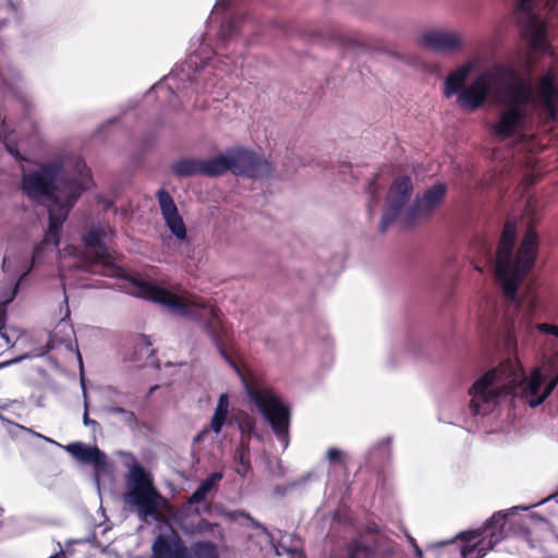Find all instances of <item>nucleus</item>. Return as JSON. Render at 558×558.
<instances>
[{
    "mask_svg": "<svg viewBox=\"0 0 558 558\" xmlns=\"http://www.w3.org/2000/svg\"><path fill=\"white\" fill-rule=\"evenodd\" d=\"M487 100L507 106L489 125L492 136L500 141L514 136L526 118L525 107L539 105L546 119H557L558 88L557 73L549 69L533 88L530 75L514 66L495 63L476 75L466 89L458 96L457 105L464 111L473 112Z\"/></svg>",
    "mask_w": 558,
    "mask_h": 558,
    "instance_id": "obj_1",
    "label": "nucleus"
},
{
    "mask_svg": "<svg viewBox=\"0 0 558 558\" xmlns=\"http://www.w3.org/2000/svg\"><path fill=\"white\" fill-rule=\"evenodd\" d=\"M93 186V179L86 163L78 160L75 162L74 171L65 170L62 159H53L41 162L35 170L24 172L21 179L23 194L33 202L47 199L50 202L48 208V229L41 243L33 250L31 265L27 256L8 252L2 260V269L7 272L13 271L19 275L13 294L2 301V306L9 304L22 281L31 268L41 258L45 246L51 244L58 247L60 234L64 221L68 219L71 209L74 207L82 194Z\"/></svg>",
    "mask_w": 558,
    "mask_h": 558,
    "instance_id": "obj_2",
    "label": "nucleus"
},
{
    "mask_svg": "<svg viewBox=\"0 0 558 558\" xmlns=\"http://www.w3.org/2000/svg\"><path fill=\"white\" fill-rule=\"evenodd\" d=\"M517 239L515 221L505 222L496 255H494V240L486 235H476L471 244L474 258L478 259L474 268L478 272L485 271V266H494L496 279L499 281L504 295L509 305L519 310L521 317L518 324L519 335L524 337L526 345L536 347V332L550 333L558 337V326L547 323L534 325L531 322L536 312L535 296H530L523 304L519 301L517 292L520 283L533 268L538 251V236L533 230H529L517 253L513 247Z\"/></svg>",
    "mask_w": 558,
    "mask_h": 558,
    "instance_id": "obj_3",
    "label": "nucleus"
},
{
    "mask_svg": "<svg viewBox=\"0 0 558 558\" xmlns=\"http://www.w3.org/2000/svg\"><path fill=\"white\" fill-rule=\"evenodd\" d=\"M555 361L546 360L529 375L519 361L506 360L480 376L469 389L470 411L485 416L508 396L520 398L530 408L541 405L558 385Z\"/></svg>",
    "mask_w": 558,
    "mask_h": 558,
    "instance_id": "obj_4",
    "label": "nucleus"
},
{
    "mask_svg": "<svg viewBox=\"0 0 558 558\" xmlns=\"http://www.w3.org/2000/svg\"><path fill=\"white\" fill-rule=\"evenodd\" d=\"M220 13L223 14L220 31L218 34L217 50L215 52L216 60L207 62L199 70L197 69V58L190 57V59L182 65L173 69L162 82L155 84L149 93L154 92L159 98H168L169 106L174 107L175 102L173 98L179 97V94L184 95L187 89L191 88L193 93H205L214 87V83L209 78L213 73V69L217 68V62L221 63L220 71L230 72L231 64H236L235 61L228 54H222V50L229 48V46L238 38L241 34L245 21L244 19L233 12L229 8L227 0H217L210 19H216Z\"/></svg>",
    "mask_w": 558,
    "mask_h": 558,
    "instance_id": "obj_5",
    "label": "nucleus"
},
{
    "mask_svg": "<svg viewBox=\"0 0 558 558\" xmlns=\"http://www.w3.org/2000/svg\"><path fill=\"white\" fill-rule=\"evenodd\" d=\"M549 504L553 514L558 517V492L531 506H515L495 512L482 529L468 531L459 541L441 543V557L482 558L510 534H529L537 525L549 526V522L536 512L522 514L541 505Z\"/></svg>",
    "mask_w": 558,
    "mask_h": 558,
    "instance_id": "obj_6",
    "label": "nucleus"
},
{
    "mask_svg": "<svg viewBox=\"0 0 558 558\" xmlns=\"http://www.w3.org/2000/svg\"><path fill=\"white\" fill-rule=\"evenodd\" d=\"M136 294L145 300L163 305L170 313L186 317L191 316L196 320H204V330L218 349L221 356L231 363V360L223 348L225 328L213 306L185 302L167 289L146 281L134 282Z\"/></svg>",
    "mask_w": 558,
    "mask_h": 558,
    "instance_id": "obj_7",
    "label": "nucleus"
},
{
    "mask_svg": "<svg viewBox=\"0 0 558 558\" xmlns=\"http://www.w3.org/2000/svg\"><path fill=\"white\" fill-rule=\"evenodd\" d=\"M123 501L141 521L146 522L157 519L166 499L156 488L153 475L142 465L133 463L125 475Z\"/></svg>",
    "mask_w": 558,
    "mask_h": 558,
    "instance_id": "obj_8",
    "label": "nucleus"
},
{
    "mask_svg": "<svg viewBox=\"0 0 558 558\" xmlns=\"http://www.w3.org/2000/svg\"><path fill=\"white\" fill-rule=\"evenodd\" d=\"M244 387L252 404L270 426L272 433L280 442L281 450L289 446V429L291 409L279 395L267 387H253L243 378Z\"/></svg>",
    "mask_w": 558,
    "mask_h": 558,
    "instance_id": "obj_9",
    "label": "nucleus"
},
{
    "mask_svg": "<svg viewBox=\"0 0 558 558\" xmlns=\"http://www.w3.org/2000/svg\"><path fill=\"white\" fill-rule=\"evenodd\" d=\"M541 5L547 9L549 14H558V0H520L515 16L530 48L534 51L548 52L550 47L546 36V24L538 12Z\"/></svg>",
    "mask_w": 558,
    "mask_h": 558,
    "instance_id": "obj_10",
    "label": "nucleus"
},
{
    "mask_svg": "<svg viewBox=\"0 0 558 558\" xmlns=\"http://www.w3.org/2000/svg\"><path fill=\"white\" fill-rule=\"evenodd\" d=\"M150 558H218V550L211 542L194 543L187 548L175 533H161L151 545Z\"/></svg>",
    "mask_w": 558,
    "mask_h": 558,
    "instance_id": "obj_11",
    "label": "nucleus"
},
{
    "mask_svg": "<svg viewBox=\"0 0 558 558\" xmlns=\"http://www.w3.org/2000/svg\"><path fill=\"white\" fill-rule=\"evenodd\" d=\"M412 190L413 184L409 177H401L395 180L387 196L386 206L379 223V231L381 233H385L397 220L409 203Z\"/></svg>",
    "mask_w": 558,
    "mask_h": 558,
    "instance_id": "obj_12",
    "label": "nucleus"
},
{
    "mask_svg": "<svg viewBox=\"0 0 558 558\" xmlns=\"http://www.w3.org/2000/svg\"><path fill=\"white\" fill-rule=\"evenodd\" d=\"M447 194L445 183L437 182L426 189L421 195H416L413 204L405 211L407 226H413L420 220L429 218L440 206Z\"/></svg>",
    "mask_w": 558,
    "mask_h": 558,
    "instance_id": "obj_13",
    "label": "nucleus"
},
{
    "mask_svg": "<svg viewBox=\"0 0 558 558\" xmlns=\"http://www.w3.org/2000/svg\"><path fill=\"white\" fill-rule=\"evenodd\" d=\"M63 306H61L60 308V312L61 314H63V317L59 320L53 331L50 333L47 345L50 350L63 347L68 353L74 354L76 356L80 369L83 371V360L81 352L78 350L74 328L70 322L71 312L65 291L63 292Z\"/></svg>",
    "mask_w": 558,
    "mask_h": 558,
    "instance_id": "obj_14",
    "label": "nucleus"
},
{
    "mask_svg": "<svg viewBox=\"0 0 558 558\" xmlns=\"http://www.w3.org/2000/svg\"><path fill=\"white\" fill-rule=\"evenodd\" d=\"M396 553L397 545L385 535L369 541L355 538L347 546L348 558H392Z\"/></svg>",
    "mask_w": 558,
    "mask_h": 558,
    "instance_id": "obj_15",
    "label": "nucleus"
},
{
    "mask_svg": "<svg viewBox=\"0 0 558 558\" xmlns=\"http://www.w3.org/2000/svg\"><path fill=\"white\" fill-rule=\"evenodd\" d=\"M156 197L166 227L177 240L185 241L187 230L171 194L161 187L157 191Z\"/></svg>",
    "mask_w": 558,
    "mask_h": 558,
    "instance_id": "obj_16",
    "label": "nucleus"
},
{
    "mask_svg": "<svg viewBox=\"0 0 558 558\" xmlns=\"http://www.w3.org/2000/svg\"><path fill=\"white\" fill-rule=\"evenodd\" d=\"M422 45L437 53H454L464 48L461 34L446 29H429L421 36Z\"/></svg>",
    "mask_w": 558,
    "mask_h": 558,
    "instance_id": "obj_17",
    "label": "nucleus"
},
{
    "mask_svg": "<svg viewBox=\"0 0 558 558\" xmlns=\"http://www.w3.org/2000/svg\"><path fill=\"white\" fill-rule=\"evenodd\" d=\"M271 172V165L265 158L245 148L236 147L235 174L262 179L269 177Z\"/></svg>",
    "mask_w": 558,
    "mask_h": 558,
    "instance_id": "obj_18",
    "label": "nucleus"
},
{
    "mask_svg": "<svg viewBox=\"0 0 558 558\" xmlns=\"http://www.w3.org/2000/svg\"><path fill=\"white\" fill-rule=\"evenodd\" d=\"M228 414L229 396L228 393H221L217 400V404L208 426H205L199 433L195 435L193 439L194 444L204 441L209 437L210 433L219 435L228 422Z\"/></svg>",
    "mask_w": 558,
    "mask_h": 558,
    "instance_id": "obj_19",
    "label": "nucleus"
},
{
    "mask_svg": "<svg viewBox=\"0 0 558 558\" xmlns=\"http://www.w3.org/2000/svg\"><path fill=\"white\" fill-rule=\"evenodd\" d=\"M236 147L229 148L225 154L214 156L208 159H202L203 175L219 177L231 170L235 173Z\"/></svg>",
    "mask_w": 558,
    "mask_h": 558,
    "instance_id": "obj_20",
    "label": "nucleus"
},
{
    "mask_svg": "<svg viewBox=\"0 0 558 558\" xmlns=\"http://www.w3.org/2000/svg\"><path fill=\"white\" fill-rule=\"evenodd\" d=\"M109 228L105 225H93L86 234L83 235V242L88 252L93 255L97 263L106 262L108 252L104 244Z\"/></svg>",
    "mask_w": 558,
    "mask_h": 558,
    "instance_id": "obj_21",
    "label": "nucleus"
},
{
    "mask_svg": "<svg viewBox=\"0 0 558 558\" xmlns=\"http://www.w3.org/2000/svg\"><path fill=\"white\" fill-rule=\"evenodd\" d=\"M473 70V63L466 62L452 71L445 81L444 95L446 98H450L454 95L457 97L463 93L466 88L462 89L468 76Z\"/></svg>",
    "mask_w": 558,
    "mask_h": 558,
    "instance_id": "obj_22",
    "label": "nucleus"
},
{
    "mask_svg": "<svg viewBox=\"0 0 558 558\" xmlns=\"http://www.w3.org/2000/svg\"><path fill=\"white\" fill-rule=\"evenodd\" d=\"M22 84L20 71L9 61L0 62V94H17Z\"/></svg>",
    "mask_w": 558,
    "mask_h": 558,
    "instance_id": "obj_23",
    "label": "nucleus"
},
{
    "mask_svg": "<svg viewBox=\"0 0 558 558\" xmlns=\"http://www.w3.org/2000/svg\"><path fill=\"white\" fill-rule=\"evenodd\" d=\"M151 345L153 343L148 336H140L135 340L131 350L125 353V360L140 364H148L147 361L151 359L154 354V349Z\"/></svg>",
    "mask_w": 558,
    "mask_h": 558,
    "instance_id": "obj_24",
    "label": "nucleus"
},
{
    "mask_svg": "<svg viewBox=\"0 0 558 558\" xmlns=\"http://www.w3.org/2000/svg\"><path fill=\"white\" fill-rule=\"evenodd\" d=\"M81 464L92 465L94 468V481L99 488V482L111 476V466L107 462V456H73Z\"/></svg>",
    "mask_w": 558,
    "mask_h": 558,
    "instance_id": "obj_25",
    "label": "nucleus"
},
{
    "mask_svg": "<svg viewBox=\"0 0 558 558\" xmlns=\"http://www.w3.org/2000/svg\"><path fill=\"white\" fill-rule=\"evenodd\" d=\"M35 437H37L39 440L44 441L45 444H48L52 447L51 450H59L64 449L68 453H104L98 447L94 446H87L81 441L71 442L68 446H62L58 441L48 438L44 435H40L38 433L33 434ZM40 449L50 450L49 448H45L39 446Z\"/></svg>",
    "mask_w": 558,
    "mask_h": 558,
    "instance_id": "obj_26",
    "label": "nucleus"
},
{
    "mask_svg": "<svg viewBox=\"0 0 558 558\" xmlns=\"http://www.w3.org/2000/svg\"><path fill=\"white\" fill-rule=\"evenodd\" d=\"M171 171L181 178L203 175L202 159L192 157L180 158L171 165Z\"/></svg>",
    "mask_w": 558,
    "mask_h": 558,
    "instance_id": "obj_27",
    "label": "nucleus"
},
{
    "mask_svg": "<svg viewBox=\"0 0 558 558\" xmlns=\"http://www.w3.org/2000/svg\"><path fill=\"white\" fill-rule=\"evenodd\" d=\"M221 478L222 473L220 472H213L209 474L204 481L201 482L196 490L189 497L187 504L196 505L204 501L207 495L216 487Z\"/></svg>",
    "mask_w": 558,
    "mask_h": 558,
    "instance_id": "obj_28",
    "label": "nucleus"
},
{
    "mask_svg": "<svg viewBox=\"0 0 558 558\" xmlns=\"http://www.w3.org/2000/svg\"><path fill=\"white\" fill-rule=\"evenodd\" d=\"M184 532L190 535H208L214 539L220 541L223 537V530L218 523H211L205 519H199L197 523L184 526Z\"/></svg>",
    "mask_w": 558,
    "mask_h": 558,
    "instance_id": "obj_29",
    "label": "nucleus"
},
{
    "mask_svg": "<svg viewBox=\"0 0 558 558\" xmlns=\"http://www.w3.org/2000/svg\"><path fill=\"white\" fill-rule=\"evenodd\" d=\"M106 412L113 415H120L122 417V421L131 427L137 424V417L134 414V412L126 410L124 408L117 405H108L106 407Z\"/></svg>",
    "mask_w": 558,
    "mask_h": 558,
    "instance_id": "obj_30",
    "label": "nucleus"
},
{
    "mask_svg": "<svg viewBox=\"0 0 558 558\" xmlns=\"http://www.w3.org/2000/svg\"><path fill=\"white\" fill-rule=\"evenodd\" d=\"M392 449V437L385 436L372 445L369 453H389Z\"/></svg>",
    "mask_w": 558,
    "mask_h": 558,
    "instance_id": "obj_31",
    "label": "nucleus"
},
{
    "mask_svg": "<svg viewBox=\"0 0 558 558\" xmlns=\"http://www.w3.org/2000/svg\"><path fill=\"white\" fill-rule=\"evenodd\" d=\"M248 457L250 456H234L236 460L235 471L241 476H246L251 469Z\"/></svg>",
    "mask_w": 558,
    "mask_h": 558,
    "instance_id": "obj_32",
    "label": "nucleus"
},
{
    "mask_svg": "<svg viewBox=\"0 0 558 558\" xmlns=\"http://www.w3.org/2000/svg\"><path fill=\"white\" fill-rule=\"evenodd\" d=\"M375 190H376L375 181H369V183L367 185V193L371 195V199L367 205V211H368L369 216H372L374 214V211L379 203V199L377 197H375Z\"/></svg>",
    "mask_w": 558,
    "mask_h": 558,
    "instance_id": "obj_33",
    "label": "nucleus"
},
{
    "mask_svg": "<svg viewBox=\"0 0 558 558\" xmlns=\"http://www.w3.org/2000/svg\"><path fill=\"white\" fill-rule=\"evenodd\" d=\"M403 349L401 348H393L388 356H387V365L390 367V368H395L398 366L399 364V357H402L403 356Z\"/></svg>",
    "mask_w": 558,
    "mask_h": 558,
    "instance_id": "obj_34",
    "label": "nucleus"
},
{
    "mask_svg": "<svg viewBox=\"0 0 558 558\" xmlns=\"http://www.w3.org/2000/svg\"><path fill=\"white\" fill-rule=\"evenodd\" d=\"M267 464L270 469V472L274 475L282 474V468L280 465L279 456H276V454L267 456Z\"/></svg>",
    "mask_w": 558,
    "mask_h": 558,
    "instance_id": "obj_35",
    "label": "nucleus"
},
{
    "mask_svg": "<svg viewBox=\"0 0 558 558\" xmlns=\"http://www.w3.org/2000/svg\"><path fill=\"white\" fill-rule=\"evenodd\" d=\"M232 517L234 519H240V518H243L245 520H247L251 525L255 529H260L263 531H266L265 526L263 524H260L259 522L255 521L251 515L250 513L245 512V511H236L232 514Z\"/></svg>",
    "mask_w": 558,
    "mask_h": 558,
    "instance_id": "obj_36",
    "label": "nucleus"
},
{
    "mask_svg": "<svg viewBox=\"0 0 558 558\" xmlns=\"http://www.w3.org/2000/svg\"><path fill=\"white\" fill-rule=\"evenodd\" d=\"M379 535H383L380 533L379 526L376 523H369L366 526V536H362L361 538L364 541H369L378 538Z\"/></svg>",
    "mask_w": 558,
    "mask_h": 558,
    "instance_id": "obj_37",
    "label": "nucleus"
},
{
    "mask_svg": "<svg viewBox=\"0 0 558 558\" xmlns=\"http://www.w3.org/2000/svg\"><path fill=\"white\" fill-rule=\"evenodd\" d=\"M4 320H5V310L3 308L2 315H1V318H0V336L4 340L5 344H10L11 340H10L8 333L5 332Z\"/></svg>",
    "mask_w": 558,
    "mask_h": 558,
    "instance_id": "obj_38",
    "label": "nucleus"
},
{
    "mask_svg": "<svg viewBox=\"0 0 558 558\" xmlns=\"http://www.w3.org/2000/svg\"><path fill=\"white\" fill-rule=\"evenodd\" d=\"M239 428L241 429L242 434L250 435L254 432V424L251 420H245L239 422Z\"/></svg>",
    "mask_w": 558,
    "mask_h": 558,
    "instance_id": "obj_39",
    "label": "nucleus"
},
{
    "mask_svg": "<svg viewBox=\"0 0 558 558\" xmlns=\"http://www.w3.org/2000/svg\"><path fill=\"white\" fill-rule=\"evenodd\" d=\"M27 356H28V355H21V356H17V357L13 359V360H10V361H7V362H1V363H0V369L5 368V367H8V366H10V365H13V364L20 363V362H22L23 360H25Z\"/></svg>",
    "mask_w": 558,
    "mask_h": 558,
    "instance_id": "obj_40",
    "label": "nucleus"
},
{
    "mask_svg": "<svg viewBox=\"0 0 558 558\" xmlns=\"http://www.w3.org/2000/svg\"><path fill=\"white\" fill-rule=\"evenodd\" d=\"M8 151L10 153V155H12L15 159H23L22 156L20 155V153L17 151L16 148H13V147H8Z\"/></svg>",
    "mask_w": 558,
    "mask_h": 558,
    "instance_id": "obj_41",
    "label": "nucleus"
},
{
    "mask_svg": "<svg viewBox=\"0 0 558 558\" xmlns=\"http://www.w3.org/2000/svg\"><path fill=\"white\" fill-rule=\"evenodd\" d=\"M413 549L417 558H423V550L420 548L417 544H414Z\"/></svg>",
    "mask_w": 558,
    "mask_h": 558,
    "instance_id": "obj_42",
    "label": "nucleus"
},
{
    "mask_svg": "<svg viewBox=\"0 0 558 558\" xmlns=\"http://www.w3.org/2000/svg\"><path fill=\"white\" fill-rule=\"evenodd\" d=\"M84 424L85 425H96V421L88 418L87 414H84Z\"/></svg>",
    "mask_w": 558,
    "mask_h": 558,
    "instance_id": "obj_43",
    "label": "nucleus"
},
{
    "mask_svg": "<svg viewBox=\"0 0 558 558\" xmlns=\"http://www.w3.org/2000/svg\"><path fill=\"white\" fill-rule=\"evenodd\" d=\"M325 453H329V454H332V453H342V451H341V450H339V449H338V448H336V447H330V448H328V449L326 450V452H325Z\"/></svg>",
    "mask_w": 558,
    "mask_h": 558,
    "instance_id": "obj_44",
    "label": "nucleus"
},
{
    "mask_svg": "<svg viewBox=\"0 0 558 558\" xmlns=\"http://www.w3.org/2000/svg\"><path fill=\"white\" fill-rule=\"evenodd\" d=\"M118 120H119V118H111V119H108V120L104 123V125H102V126L105 128V126H108V125H110V124H113V123H116Z\"/></svg>",
    "mask_w": 558,
    "mask_h": 558,
    "instance_id": "obj_45",
    "label": "nucleus"
},
{
    "mask_svg": "<svg viewBox=\"0 0 558 558\" xmlns=\"http://www.w3.org/2000/svg\"><path fill=\"white\" fill-rule=\"evenodd\" d=\"M407 538H408V541H409V543L411 544V546H412V547L414 546V544H416L415 538H414V537H412L411 535H409V534H408V535H407Z\"/></svg>",
    "mask_w": 558,
    "mask_h": 558,
    "instance_id": "obj_46",
    "label": "nucleus"
},
{
    "mask_svg": "<svg viewBox=\"0 0 558 558\" xmlns=\"http://www.w3.org/2000/svg\"><path fill=\"white\" fill-rule=\"evenodd\" d=\"M328 457H329L330 463H333L340 456L331 454V456H328Z\"/></svg>",
    "mask_w": 558,
    "mask_h": 558,
    "instance_id": "obj_47",
    "label": "nucleus"
},
{
    "mask_svg": "<svg viewBox=\"0 0 558 558\" xmlns=\"http://www.w3.org/2000/svg\"><path fill=\"white\" fill-rule=\"evenodd\" d=\"M158 388V386H154L149 389V395H151L156 389Z\"/></svg>",
    "mask_w": 558,
    "mask_h": 558,
    "instance_id": "obj_48",
    "label": "nucleus"
}]
</instances>
